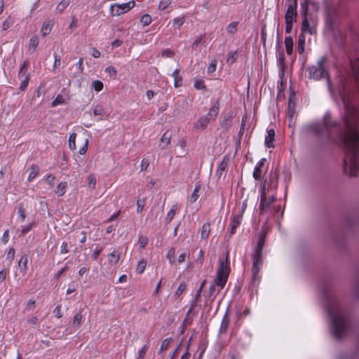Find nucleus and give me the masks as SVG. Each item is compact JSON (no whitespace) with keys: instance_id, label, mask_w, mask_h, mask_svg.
Segmentation results:
<instances>
[{"instance_id":"obj_8","label":"nucleus","mask_w":359,"mask_h":359,"mask_svg":"<svg viewBox=\"0 0 359 359\" xmlns=\"http://www.w3.org/2000/svg\"><path fill=\"white\" fill-rule=\"evenodd\" d=\"M265 158L261 159L253 171V177L258 180L266 172V168H264Z\"/></svg>"},{"instance_id":"obj_63","label":"nucleus","mask_w":359,"mask_h":359,"mask_svg":"<svg viewBox=\"0 0 359 359\" xmlns=\"http://www.w3.org/2000/svg\"><path fill=\"white\" fill-rule=\"evenodd\" d=\"M173 55H174L173 51L170 50V49L164 50L162 52V55L164 56V57H171L173 56Z\"/></svg>"},{"instance_id":"obj_32","label":"nucleus","mask_w":359,"mask_h":359,"mask_svg":"<svg viewBox=\"0 0 359 359\" xmlns=\"http://www.w3.org/2000/svg\"><path fill=\"white\" fill-rule=\"evenodd\" d=\"M205 42V37L204 36H199L193 43L192 44V49L194 50H198V46Z\"/></svg>"},{"instance_id":"obj_39","label":"nucleus","mask_w":359,"mask_h":359,"mask_svg":"<svg viewBox=\"0 0 359 359\" xmlns=\"http://www.w3.org/2000/svg\"><path fill=\"white\" fill-rule=\"evenodd\" d=\"M171 341H172V339H170V338L164 339L161 343V346L160 348V352L166 351L168 348Z\"/></svg>"},{"instance_id":"obj_14","label":"nucleus","mask_w":359,"mask_h":359,"mask_svg":"<svg viewBox=\"0 0 359 359\" xmlns=\"http://www.w3.org/2000/svg\"><path fill=\"white\" fill-rule=\"evenodd\" d=\"M242 219V214L241 215H236L233 217V220L231 224V235L233 234L236 232V228L241 224Z\"/></svg>"},{"instance_id":"obj_44","label":"nucleus","mask_w":359,"mask_h":359,"mask_svg":"<svg viewBox=\"0 0 359 359\" xmlns=\"http://www.w3.org/2000/svg\"><path fill=\"white\" fill-rule=\"evenodd\" d=\"M184 17L176 18L173 20V25L175 28L179 29L184 24Z\"/></svg>"},{"instance_id":"obj_51","label":"nucleus","mask_w":359,"mask_h":359,"mask_svg":"<svg viewBox=\"0 0 359 359\" xmlns=\"http://www.w3.org/2000/svg\"><path fill=\"white\" fill-rule=\"evenodd\" d=\"M93 87L94 88L95 90L99 92L102 90L103 83L100 81H95L93 83Z\"/></svg>"},{"instance_id":"obj_52","label":"nucleus","mask_w":359,"mask_h":359,"mask_svg":"<svg viewBox=\"0 0 359 359\" xmlns=\"http://www.w3.org/2000/svg\"><path fill=\"white\" fill-rule=\"evenodd\" d=\"M18 212L19 217L21 219V221L23 222L26 217V210H25V208L22 207V205H20L18 208Z\"/></svg>"},{"instance_id":"obj_4","label":"nucleus","mask_w":359,"mask_h":359,"mask_svg":"<svg viewBox=\"0 0 359 359\" xmlns=\"http://www.w3.org/2000/svg\"><path fill=\"white\" fill-rule=\"evenodd\" d=\"M325 58H322L316 66H312L309 68L310 77L314 79H320L324 76H327V72L324 67Z\"/></svg>"},{"instance_id":"obj_9","label":"nucleus","mask_w":359,"mask_h":359,"mask_svg":"<svg viewBox=\"0 0 359 359\" xmlns=\"http://www.w3.org/2000/svg\"><path fill=\"white\" fill-rule=\"evenodd\" d=\"M297 18V1L288 6L285 13V22H294Z\"/></svg>"},{"instance_id":"obj_30","label":"nucleus","mask_w":359,"mask_h":359,"mask_svg":"<svg viewBox=\"0 0 359 359\" xmlns=\"http://www.w3.org/2000/svg\"><path fill=\"white\" fill-rule=\"evenodd\" d=\"M39 45V39L36 36H33L29 41V48H32V51H35L37 46Z\"/></svg>"},{"instance_id":"obj_19","label":"nucleus","mask_w":359,"mask_h":359,"mask_svg":"<svg viewBox=\"0 0 359 359\" xmlns=\"http://www.w3.org/2000/svg\"><path fill=\"white\" fill-rule=\"evenodd\" d=\"M285 44L286 48V52L288 55H291L293 50V41L290 36H287L285 39Z\"/></svg>"},{"instance_id":"obj_20","label":"nucleus","mask_w":359,"mask_h":359,"mask_svg":"<svg viewBox=\"0 0 359 359\" xmlns=\"http://www.w3.org/2000/svg\"><path fill=\"white\" fill-rule=\"evenodd\" d=\"M219 112V104L217 102L214 106H212L208 114H207V116L209 118H211V121L215 119V118L217 116Z\"/></svg>"},{"instance_id":"obj_11","label":"nucleus","mask_w":359,"mask_h":359,"mask_svg":"<svg viewBox=\"0 0 359 359\" xmlns=\"http://www.w3.org/2000/svg\"><path fill=\"white\" fill-rule=\"evenodd\" d=\"M171 140V134L169 132H165L161 137L159 141V147L162 149H165L170 144Z\"/></svg>"},{"instance_id":"obj_54","label":"nucleus","mask_w":359,"mask_h":359,"mask_svg":"<svg viewBox=\"0 0 359 359\" xmlns=\"http://www.w3.org/2000/svg\"><path fill=\"white\" fill-rule=\"evenodd\" d=\"M82 316L80 313H76L74 317V322L73 325H76V327L79 326L81 322Z\"/></svg>"},{"instance_id":"obj_42","label":"nucleus","mask_w":359,"mask_h":359,"mask_svg":"<svg viewBox=\"0 0 359 359\" xmlns=\"http://www.w3.org/2000/svg\"><path fill=\"white\" fill-rule=\"evenodd\" d=\"M194 87L198 90L205 89V85L204 81L196 79L194 81Z\"/></svg>"},{"instance_id":"obj_7","label":"nucleus","mask_w":359,"mask_h":359,"mask_svg":"<svg viewBox=\"0 0 359 359\" xmlns=\"http://www.w3.org/2000/svg\"><path fill=\"white\" fill-rule=\"evenodd\" d=\"M309 1L307 0H305L302 4H301V8H302V15L304 17V20L302 24V32H306L309 31V24L307 19V13H308V6H309Z\"/></svg>"},{"instance_id":"obj_10","label":"nucleus","mask_w":359,"mask_h":359,"mask_svg":"<svg viewBox=\"0 0 359 359\" xmlns=\"http://www.w3.org/2000/svg\"><path fill=\"white\" fill-rule=\"evenodd\" d=\"M276 200V197L273 194L269 196V199H267V197L266 196V202L262 208V198H260L259 214L263 215L265 212L266 209L269 208L273 203H274Z\"/></svg>"},{"instance_id":"obj_27","label":"nucleus","mask_w":359,"mask_h":359,"mask_svg":"<svg viewBox=\"0 0 359 359\" xmlns=\"http://www.w3.org/2000/svg\"><path fill=\"white\" fill-rule=\"evenodd\" d=\"M227 166V160L223 159L218 166V169L217 170V174L219 177L222 175V172L225 170Z\"/></svg>"},{"instance_id":"obj_28","label":"nucleus","mask_w":359,"mask_h":359,"mask_svg":"<svg viewBox=\"0 0 359 359\" xmlns=\"http://www.w3.org/2000/svg\"><path fill=\"white\" fill-rule=\"evenodd\" d=\"M39 172V168L38 166L36 165H32L31 167V171L28 176V180L32 181L33 179H34Z\"/></svg>"},{"instance_id":"obj_61","label":"nucleus","mask_w":359,"mask_h":359,"mask_svg":"<svg viewBox=\"0 0 359 359\" xmlns=\"http://www.w3.org/2000/svg\"><path fill=\"white\" fill-rule=\"evenodd\" d=\"M149 161L147 159L144 158L141 163V165H140L141 170H146L147 169V168L149 167Z\"/></svg>"},{"instance_id":"obj_13","label":"nucleus","mask_w":359,"mask_h":359,"mask_svg":"<svg viewBox=\"0 0 359 359\" xmlns=\"http://www.w3.org/2000/svg\"><path fill=\"white\" fill-rule=\"evenodd\" d=\"M120 259V253L117 251H113L108 255V264L110 266L116 265Z\"/></svg>"},{"instance_id":"obj_64","label":"nucleus","mask_w":359,"mask_h":359,"mask_svg":"<svg viewBox=\"0 0 359 359\" xmlns=\"http://www.w3.org/2000/svg\"><path fill=\"white\" fill-rule=\"evenodd\" d=\"M53 312L55 314L56 317L58 318H60L62 316V314L61 312V307L60 306H56V308L54 309Z\"/></svg>"},{"instance_id":"obj_34","label":"nucleus","mask_w":359,"mask_h":359,"mask_svg":"<svg viewBox=\"0 0 359 359\" xmlns=\"http://www.w3.org/2000/svg\"><path fill=\"white\" fill-rule=\"evenodd\" d=\"M175 255V250L174 248H172L168 250V254H167V258L168 259L169 263L171 265L174 264Z\"/></svg>"},{"instance_id":"obj_16","label":"nucleus","mask_w":359,"mask_h":359,"mask_svg":"<svg viewBox=\"0 0 359 359\" xmlns=\"http://www.w3.org/2000/svg\"><path fill=\"white\" fill-rule=\"evenodd\" d=\"M267 136L265 138V144L267 147H273V142L274 140L275 131L273 129H270L267 131Z\"/></svg>"},{"instance_id":"obj_37","label":"nucleus","mask_w":359,"mask_h":359,"mask_svg":"<svg viewBox=\"0 0 359 359\" xmlns=\"http://www.w3.org/2000/svg\"><path fill=\"white\" fill-rule=\"evenodd\" d=\"M28 63L27 62H25L23 65H22L20 72H19V77L20 79H24L25 76H29L27 74V68Z\"/></svg>"},{"instance_id":"obj_35","label":"nucleus","mask_w":359,"mask_h":359,"mask_svg":"<svg viewBox=\"0 0 359 359\" xmlns=\"http://www.w3.org/2000/svg\"><path fill=\"white\" fill-rule=\"evenodd\" d=\"M323 124L326 128L335 127L337 126V123L335 121H332L331 118L329 116L325 117Z\"/></svg>"},{"instance_id":"obj_48","label":"nucleus","mask_w":359,"mask_h":359,"mask_svg":"<svg viewBox=\"0 0 359 359\" xmlns=\"http://www.w3.org/2000/svg\"><path fill=\"white\" fill-rule=\"evenodd\" d=\"M145 200L144 198H138L137 201V212H141L144 208Z\"/></svg>"},{"instance_id":"obj_18","label":"nucleus","mask_w":359,"mask_h":359,"mask_svg":"<svg viewBox=\"0 0 359 359\" xmlns=\"http://www.w3.org/2000/svg\"><path fill=\"white\" fill-rule=\"evenodd\" d=\"M51 30H52V25H51L50 22H44L42 25L41 29V34L43 36H46V35L50 34Z\"/></svg>"},{"instance_id":"obj_33","label":"nucleus","mask_w":359,"mask_h":359,"mask_svg":"<svg viewBox=\"0 0 359 359\" xmlns=\"http://www.w3.org/2000/svg\"><path fill=\"white\" fill-rule=\"evenodd\" d=\"M146 266H147V262L145 260L140 261L138 262L137 268H136L137 273L139 274L142 273L144 271Z\"/></svg>"},{"instance_id":"obj_43","label":"nucleus","mask_w":359,"mask_h":359,"mask_svg":"<svg viewBox=\"0 0 359 359\" xmlns=\"http://www.w3.org/2000/svg\"><path fill=\"white\" fill-rule=\"evenodd\" d=\"M105 72L109 74L111 77L114 79L116 77V75L117 74V71L116 68L113 66H109L106 68Z\"/></svg>"},{"instance_id":"obj_3","label":"nucleus","mask_w":359,"mask_h":359,"mask_svg":"<svg viewBox=\"0 0 359 359\" xmlns=\"http://www.w3.org/2000/svg\"><path fill=\"white\" fill-rule=\"evenodd\" d=\"M264 239H265V236L262 235L259 238L257 247L256 252L253 257L252 273H253L254 276H255L257 275V273H258V272L259 271L260 266L262 265V248L264 245Z\"/></svg>"},{"instance_id":"obj_38","label":"nucleus","mask_w":359,"mask_h":359,"mask_svg":"<svg viewBox=\"0 0 359 359\" xmlns=\"http://www.w3.org/2000/svg\"><path fill=\"white\" fill-rule=\"evenodd\" d=\"M96 179L94 175L90 174L88 177V187L93 189L95 187Z\"/></svg>"},{"instance_id":"obj_53","label":"nucleus","mask_w":359,"mask_h":359,"mask_svg":"<svg viewBox=\"0 0 359 359\" xmlns=\"http://www.w3.org/2000/svg\"><path fill=\"white\" fill-rule=\"evenodd\" d=\"M148 243V239L145 236H140L138 240V244L141 248H144Z\"/></svg>"},{"instance_id":"obj_1","label":"nucleus","mask_w":359,"mask_h":359,"mask_svg":"<svg viewBox=\"0 0 359 359\" xmlns=\"http://www.w3.org/2000/svg\"><path fill=\"white\" fill-rule=\"evenodd\" d=\"M334 336L339 339L349 328L348 313L346 309L337 301H331L327 306Z\"/></svg>"},{"instance_id":"obj_50","label":"nucleus","mask_w":359,"mask_h":359,"mask_svg":"<svg viewBox=\"0 0 359 359\" xmlns=\"http://www.w3.org/2000/svg\"><path fill=\"white\" fill-rule=\"evenodd\" d=\"M231 124V120L229 117H226L223 119L221 126L225 129H228Z\"/></svg>"},{"instance_id":"obj_46","label":"nucleus","mask_w":359,"mask_h":359,"mask_svg":"<svg viewBox=\"0 0 359 359\" xmlns=\"http://www.w3.org/2000/svg\"><path fill=\"white\" fill-rule=\"evenodd\" d=\"M22 79V81H21V84L20 86V89L22 91H24L26 89V88L27 87L29 78V76H25V77L24 79Z\"/></svg>"},{"instance_id":"obj_15","label":"nucleus","mask_w":359,"mask_h":359,"mask_svg":"<svg viewBox=\"0 0 359 359\" xmlns=\"http://www.w3.org/2000/svg\"><path fill=\"white\" fill-rule=\"evenodd\" d=\"M211 118H209L208 116H205L204 117H201L198 119V122L196 124V127L197 128H201L202 130H204L206 128L208 123L210 122Z\"/></svg>"},{"instance_id":"obj_62","label":"nucleus","mask_w":359,"mask_h":359,"mask_svg":"<svg viewBox=\"0 0 359 359\" xmlns=\"http://www.w3.org/2000/svg\"><path fill=\"white\" fill-rule=\"evenodd\" d=\"M147 346H144L142 349L139 351V356L137 358V359H143L145 354H146V352H147Z\"/></svg>"},{"instance_id":"obj_45","label":"nucleus","mask_w":359,"mask_h":359,"mask_svg":"<svg viewBox=\"0 0 359 359\" xmlns=\"http://www.w3.org/2000/svg\"><path fill=\"white\" fill-rule=\"evenodd\" d=\"M93 114L95 116H103L105 112L102 107L97 105L93 109Z\"/></svg>"},{"instance_id":"obj_2","label":"nucleus","mask_w":359,"mask_h":359,"mask_svg":"<svg viewBox=\"0 0 359 359\" xmlns=\"http://www.w3.org/2000/svg\"><path fill=\"white\" fill-rule=\"evenodd\" d=\"M230 273V268L228 262V254H226L225 260L220 262L219 267L217 271V277L215 280V283L220 289L223 288L226 284L229 275Z\"/></svg>"},{"instance_id":"obj_55","label":"nucleus","mask_w":359,"mask_h":359,"mask_svg":"<svg viewBox=\"0 0 359 359\" xmlns=\"http://www.w3.org/2000/svg\"><path fill=\"white\" fill-rule=\"evenodd\" d=\"M288 108H289V110H288V117H289V119H290V126H291V123L292 121V118H293V117L295 115L294 111L292 110V109H291V99H290V101H289Z\"/></svg>"},{"instance_id":"obj_26","label":"nucleus","mask_w":359,"mask_h":359,"mask_svg":"<svg viewBox=\"0 0 359 359\" xmlns=\"http://www.w3.org/2000/svg\"><path fill=\"white\" fill-rule=\"evenodd\" d=\"M76 134L75 133H72L70 135V136H69V148L71 150H75L76 148Z\"/></svg>"},{"instance_id":"obj_60","label":"nucleus","mask_w":359,"mask_h":359,"mask_svg":"<svg viewBox=\"0 0 359 359\" xmlns=\"http://www.w3.org/2000/svg\"><path fill=\"white\" fill-rule=\"evenodd\" d=\"M217 67V62L215 60H213L210 64L209 67H208V73H212L215 71Z\"/></svg>"},{"instance_id":"obj_23","label":"nucleus","mask_w":359,"mask_h":359,"mask_svg":"<svg viewBox=\"0 0 359 359\" xmlns=\"http://www.w3.org/2000/svg\"><path fill=\"white\" fill-rule=\"evenodd\" d=\"M303 33L304 32H302V34L299 36L297 50L299 54L303 53L304 50V45L305 42V38Z\"/></svg>"},{"instance_id":"obj_29","label":"nucleus","mask_w":359,"mask_h":359,"mask_svg":"<svg viewBox=\"0 0 359 359\" xmlns=\"http://www.w3.org/2000/svg\"><path fill=\"white\" fill-rule=\"evenodd\" d=\"M200 189H201V185L200 184L196 185V187L190 197V201L191 203L196 202L197 201V199L198 198L199 195L198 194V193Z\"/></svg>"},{"instance_id":"obj_31","label":"nucleus","mask_w":359,"mask_h":359,"mask_svg":"<svg viewBox=\"0 0 359 359\" xmlns=\"http://www.w3.org/2000/svg\"><path fill=\"white\" fill-rule=\"evenodd\" d=\"M238 25V22H233L230 23L226 27L228 34H233L237 31Z\"/></svg>"},{"instance_id":"obj_57","label":"nucleus","mask_w":359,"mask_h":359,"mask_svg":"<svg viewBox=\"0 0 359 359\" xmlns=\"http://www.w3.org/2000/svg\"><path fill=\"white\" fill-rule=\"evenodd\" d=\"M310 128H311V130H312L313 131H314L315 133H316L318 134L322 133L321 128H320V125L318 123H313V124L311 125Z\"/></svg>"},{"instance_id":"obj_5","label":"nucleus","mask_w":359,"mask_h":359,"mask_svg":"<svg viewBox=\"0 0 359 359\" xmlns=\"http://www.w3.org/2000/svg\"><path fill=\"white\" fill-rule=\"evenodd\" d=\"M134 6V1H130L128 3H124L121 4H115L111 6V14L114 16H118L128 12Z\"/></svg>"},{"instance_id":"obj_21","label":"nucleus","mask_w":359,"mask_h":359,"mask_svg":"<svg viewBox=\"0 0 359 359\" xmlns=\"http://www.w3.org/2000/svg\"><path fill=\"white\" fill-rule=\"evenodd\" d=\"M177 210V205H172V208L170 210V211L168 212L167 216L165 219L166 223H170L173 217H175L176 214V211Z\"/></svg>"},{"instance_id":"obj_6","label":"nucleus","mask_w":359,"mask_h":359,"mask_svg":"<svg viewBox=\"0 0 359 359\" xmlns=\"http://www.w3.org/2000/svg\"><path fill=\"white\" fill-rule=\"evenodd\" d=\"M276 189V183L273 184H267V180H264L260 186L259 191H260V198H262V208H263L264 203L266 202V196L267 192L269 191L273 190Z\"/></svg>"},{"instance_id":"obj_12","label":"nucleus","mask_w":359,"mask_h":359,"mask_svg":"<svg viewBox=\"0 0 359 359\" xmlns=\"http://www.w3.org/2000/svg\"><path fill=\"white\" fill-rule=\"evenodd\" d=\"M187 142L186 140L181 139L177 143V148L179 149L178 154L180 157L185 156L187 154V151L186 149L187 147Z\"/></svg>"},{"instance_id":"obj_25","label":"nucleus","mask_w":359,"mask_h":359,"mask_svg":"<svg viewBox=\"0 0 359 359\" xmlns=\"http://www.w3.org/2000/svg\"><path fill=\"white\" fill-rule=\"evenodd\" d=\"M70 0H62L57 6V11L59 13H62L65 9L69 6Z\"/></svg>"},{"instance_id":"obj_40","label":"nucleus","mask_w":359,"mask_h":359,"mask_svg":"<svg viewBox=\"0 0 359 359\" xmlns=\"http://www.w3.org/2000/svg\"><path fill=\"white\" fill-rule=\"evenodd\" d=\"M178 74H179V69H175L172 74V76L175 79V86L176 88H177L180 86V83L182 81V79L178 76Z\"/></svg>"},{"instance_id":"obj_17","label":"nucleus","mask_w":359,"mask_h":359,"mask_svg":"<svg viewBox=\"0 0 359 359\" xmlns=\"http://www.w3.org/2000/svg\"><path fill=\"white\" fill-rule=\"evenodd\" d=\"M210 233V222H207L204 224L202 226L201 231V239L206 240L209 234Z\"/></svg>"},{"instance_id":"obj_41","label":"nucleus","mask_w":359,"mask_h":359,"mask_svg":"<svg viewBox=\"0 0 359 359\" xmlns=\"http://www.w3.org/2000/svg\"><path fill=\"white\" fill-rule=\"evenodd\" d=\"M186 290V284L184 283H182L177 290L175 292L174 296L176 297H179Z\"/></svg>"},{"instance_id":"obj_49","label":"nucleus","mask_w":359,"mask_h":359,"mask_svg":"<svg viewBox=\"0 0 359 359\" xmlns=\"http://www.w3.org/2000/svg\"><path fill=\"white\" fill-rule=\"evenodd\" d=\"M236 59H237L236 53H235V52H230L229 53V55H228L226 61L229 64H233V62H235Z\"/></svg>"},{"instance_id":"obj_58","label":"nucleus","mask_w":359,"mask_h":359,"mask_svg":"<svg viewBox=\"0 0 359 359\" xmlns=\"http://www.w3.org/2000/svg\"><path fill=\"white\" fill-rule=\"evenodd\" d=\"M88 140L86 139L83 147H81L79 150V154L81 155L85 154L88 150Z\"/></svg>"},{"instance_id":"obj_59","label":"nucleus","mask_w":359,"mask_h":359,"mask_svg":"<svg viewBox=\"0 0 359 359\" xmlns=\"http://www.w3.org/2000/svg\"><path fill=\"white\" fill-rule=\"evenodd\" d=\"M353 291L355 296L359 298V278H357V279L355 280L353 286Z\"/></svg>"},{"instance_id":"obj_36","label":"nucleus","mask_w":359,"mask_h":359,"mask_svg":"<svg viewBox=\"0 0 359 359\" xmlns=\"http://www.w3.org/2000/svg\"><path fill=\"white\" fill-rule=\"evenodd\" d=\"M27 262H28L27 256L26 255H23L19 261L18 265L20 267H22L24 270H27Z\"/></svg>"},{"instance_id":"obj_22","label":"nucleus","mask_w":359,"mask_h":359,"mask_svg":"<svg viewBox=\"0 0 359 359\" xmlns=\"http://www.w3.org/2000/svg\"><path fill=\"white\" fill-rule=\"evenodd\" d=\"M67 187V182H60L57 187V189L55 191L56 194L60 196H63L66 192Z\"/></svg>"},{"instance_id":"obj_56","label":"nucleus","mask_w":359,"mask_h":359,"mask_svg":"<svg viewBox=\"0 0 359 359\" xmlns=\"http://www.w3.org/2000/svg\"><path fill=\"white\" fill-rule=\"evenodd\" d=\"M170 4V0H162L161 1H160L159 3V5H158V8L159 9L161 10H164L166 8H168V6Z\"/></svg>"},{"instance_id":"obj_47","label":"nucleus","mask_w":359,"mask_h":359,"mask_svg":"<svg viewBox=\"0 0 359 359\" xmlns=\"http://www.w3.org/2000/svg\"><path fill=\"white\" fill-rule=\"evenodd\" d=\"M151 18L149 15H144L140 19V22L144 26L149 25L151 23Z\"/></svg>"},{"instance_id":"obj_24","label":"nucleus","mask_w":359,"mask_h":359,"mask_svg":"<svg viewBox=\"0 0 359 359\" xmlns=\"http://www.w3.org/2000/svg\"><path fill=\"white\" fill-rule=\"evenodd\" d=\"M67 99L62 95H57L55 99L52 102L51 106L53 107H56L59 104L66 103Z\"/></svg>"}]
</instances>
